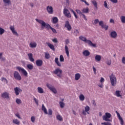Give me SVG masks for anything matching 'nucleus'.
<instances>
[{
    "mask_svg": "<svg viewBox=\"0 0 125 125\" xmlns=\"http://www.w3.org/2000/svg\"><path fill=\"white\" fill-rule=\"evenodd\" d=\"M60 61L61 62H64V57L63 56V55H61L60 56Z\"/></svg>",
    "mask_w": 125,
    "mask_h": 125,
    "instance_id": "a18cd8bd",
    "label": "nucleus"
},
{
    "mask_svg": "<svg viewBox=\"0 0 125 125\" xmlns=\"http://www.w3.org/2000/svg\"><path fill=\"white\" fill-rule=\"evenodd\" d=\"M122 62L123 64H125V57L122 58Z\"/></svg>",
    "mask_w": 125,
    "mask_h": 125,
    "instance_id": "13d9d810",
    "label": "nucleus"
},
{
    "mask_svg": "<svg viewBox=\"0 0 125 125\" xmlns=\"http://www.w3.org/2000/svg\"><path fill=\"white\" fill-rule=\"evenodd\" d=\"M70 11H71V12L73 13L75 18L78 19V15H77V14H76V12H75V11H74V10L71 9Z\"/></svg>",
    "mask_w": 125,
    "mask_h": 125,
    "instance_id": "a19ab883",
    "label": "nucleus"
},
{
    "mask_svg": "<svg viewBox=\"0 0 125 125\" xmlns=\"http://www.w3.org/2000/svg\"><path fill=\"white\" fill-rule=\"evenodd\" d=\"M59 20L58 18L57 17H54L52 18V22L53 24H55L58 22Z\"/></svg>",
    "mask_w": 125,
    "mask_h": 125,
    "instance_id": "aec40b11",
    "label": "nucleus"
},
{
    "mask_svg": "<svg viewBox=\"0 0 125 125\" xmlns=\"http://www.w3.org/2000/svg\"><path fill=\"white\" fill-rule=\"evenodd\" d=\"M90 110V107L87 105L84 107V110H83L82 112V114L85 116L86 115V113L88 114H89V113L88 112Z\"/></svg>",
    "mask_w": 125,
    "mask_h": 125,
    "instance_id": "f8f14e48",
    "label": "nucleus"
},
{
    "mask_svg": "<svg viewBox=\"0 0 125 125\" xmlns=\"http://www.w3.org/2000/svg\"><path fill=\"white\" fill-rule=\"evenodd\" d=\"M12 122L13 124L17 125H20L21 124V122L20 121H19L18 119H15L13 120Z\"/></svg>",
    "mask_w": 125,
    "mask_h": 125,
    "instance_id": "b1692460",
    "label": "nucleus"
},
{
    "mask_svg": "<svg viewBox=\"0 0 125 125\" xmlns=\"http://www.w3.org/2000/svg\"><path fill=\"white\" fill-rule=\"evenodd\" d=\"M120 93L121 91L118 90L116 91L114 95L117 97H122V95L120 94Z\"/></svg>",
    "mask_w": 125,
    "mask_h": 125,
    "instance_id": "2f4dec72",
    "label": "nucleus"
},
{
    "mask_svg": "<svg viewBox=\"0 0 125 125\" xmlns=\"http://www.w3.org/2000/svg\"><path fill=\"white\" fill-rule=\"evenodd\" d=\"M44 55L46 59L48 60L50 58V55L48 53H44Z\"/></svg>",
    "mask_w": 125,
    "mask_h": 125,
    "instance_id": "f704fd0d",
    "label": "nucleus"
},
{
    "mask_svg": "<svg viewBox=\"0 0 125 125\" xmlns=\"http://www.w3.org/2000/svg\"><path fill=\"white\" fill-rule=\"evenodd\" d=\"M80 40L84 42L85 43H87L88 45L91 47H96V45L95 43H92L91 41L90 40H87L86 38L83 36H80L79 37Z\"/></svg>",
    "mask_w": 125,
    "mask_h": 125,
    "instance_id": "f03ea898",
    "label": "nucleus"
},
{
    "mask_svg": "<svg viewBox=\"0 0 125 125\" xmlns=\"http://www.w3.org/2000/svg\"><path fill=\"white\" fill-rule=\"evenodd\" d=\"M82 16H83V18L84 19V20L85 21H87V19H86V17L85 16V15L84 14H83L82 15Z\"/></svg>",
    "mask_w": 125,
    "mask_h": 125,
    "instance_id": "69168bd1",
    "label": "nucleus"
},
{
    "mask_svg": "<svg viewBox=\"0 0 125 125\" xmlns=\"http://www.w3.org/2000/svg\"><path fill=\"white\" fill-rule=\"evenodd\" d=\"M29 46L32 48H36L37 46V43L35 42H32L29 43Z\"/></svg>",
    "mask_w": 125,
    "mask_h": 125,
    "instance_id": "a211bd4d",
    "label": "nucleus"
},
{
    "mask_svg": "<svg viewBox=\"0 0 125 125\" xmlns=\"http://www.w3.org/2000/svg\"><path fill=\"white\" fill-rule=\"evenodd\" d=\"M46 86L52 91L54 94L57 93V91L53 86H51L50 84H46Z\"/></svg>",
    "mask_w": 125,
    "mask_h": 125,
    "instance_id": "9d476101",
    "label": "nucleus"
},
{
    "mask_svg": "<svg viewBox=\"0 0 125 125\" xmlns=\"http://www.w3.org/2000/svg\"><path fill=\"white\" fill-rule=\"evenodd\" d=\"M4 3L7 4V5H9L11 4V0H3Z\"/></svg>",
    "mask_w": 125,
    "mask_h": 125,
    "instance_id": "7c9ffc66",
    "label": "nucleus"
},
{
    "mask_svg": "<svg viewBox=\"0 0 125 125\" xmlns=\"http://www.w3.org/2000/svg\"><path fill=\"white\" fill-rule=\"evenodd\" d=\"M119 120H120V121H121V125H124V121H123L122 118H121V119H120Z\"/></svg>",
    "mask_w": 125,
    "mask_h": 125,
    "instance_id": "e2e57ef3",
    "label": "nucleus"
},
{
    "mask_svg": "<svg viewBox=\"0 0 125 125\" xmlns=\"http://www.w3.org/2000/svg\"><path fill=\"white\" fill-rule=\"evenodd\" d=\"M16 102L17 104H20L21 103V99H17L16 100Z\"/></svg>",
    "mask_w": 125,
    "mask_h": 125,
    "instance_id": "49530a36",
    "label": "nucleus"
},
{
    "mask_svg": "<svg viewBox=\"0 0 125 125\" xmlns=\"http://www.w3.org/2000/svg\"><path fill=\"white\" fill-rule=\"evenodd\" d=\"M59 104L60 105L61 108H63L65 106V104L63 102H60Z\"/></svg>",
    "mask_w": 125,
    "mask_h": 125,
    "instance_id": "4c0bfd02",
    "label": "nucleus"
},
{
    "mask_svg": "<svg viewBox=\"0 0 125 125\" xmlns=\"http://www.w3.org/2000/svg\"><path fill=\"white\" fill-rule=\"evenodd\" d=\"M76 12L80 16H81L83 13L81 11V10L80 9H76Z\"/></svg>",
    "mask_w": 125,
    "mask_h": 125,
    "instance_id": "37998d69",
    "label": "nucleus"
},
{
    "mask_svg": "<svg viewBox=\"0 0 125 125\" xmlns=\"http://www.w3.org/2000/svg\"><path fill=\"white\" fill-rule=\"evenodd\" d=\"M104 78H103V77H101V80H100V83H104Z\"/></svg>",
    "mask_w": 125,
    "mask_h": 125,
    "instance_id": "680f3d73",
    "label": "nucleus"
},
{
    "mask_svg": "<svg viewBox=\"0 0 125 125\" xmlns=\"http://www.w3.org/2000/svg\"><path fill=\"white\" fill-rule=\"evenodd\" d=\"M9 29L14 35H15L17 37L19 36V34H18V32L16 31V30H15V25H10L9 27Z\"/></svg>",
    "mask_w": 125,
    "mask_h": 125,
    "instance_id": "0eeeda50",
    "label": "nucleus"
},
{
    "mask_svg": "<svg viewBox=\"0 0 125 125\" xmlns=\"http://www.w3.org/2000/svg\"><path fill=\"white\" fill-rule=\"evenodd\" d=\"M110 37L113 39H115L117 37V33L115 31L111 32L110 34Z\"/></svg>",
    "mask_w": 125,
    "mask_h": 125,
    "instance_id": "f3484780",
    "label": "nucleus"
},
{
    "mask_svg": "<svg viewBox=\"0 0 125 125\" xmlns=\"http://www.w3.org/2000/svg\"><path fill=\"white\" fill-rule=\"evenodd\" d=\"M33 99L36 104L39 105V101L35 97H34Z\"/></svg>",
    "mask_w": 125,
    "mask_h": 125,
    "instance_id": "5fc2aeb1",
    "label": "nucleus"
},
{
    "mask_svg": "<svg viewBox=\"0 0 125 125\" xmlns=\"http://www.w3.org/2000/svg\"><path fill=\"white\" fill-rule=\"evenodd\" d=\"M15 93L16 96H18L20 95V93L22 92V89H21V88H19V87H16L14 89Z\"/></svg>",
    "mask_w": 125,
    "mask_h": 125,
    "instance_id": "9b49d317",
    "label": "nucleus"
},
{
    "mask_svg": "<svg viewBox=\"0 0 125 125\" xmlns=\"http://www.w3.org/2000/svg\"><path fill=\"white\" fill-rule=\"evenodd\" d=\"M81 78V74L80 73H76L75 76V79L76 81H78Z\"/></svg>",
    "mask_w": 125,
    "mask_h": 125,
    "instance_id": "c756f323",
    "label": "nucleus"
},
{
    "mask_svg": "<svg viewBox=\"0 0 125 125\" xmlns=\"http://www.w3.org/2000/svg\"><path fill=\"white\" fill-rule=\"evenodd\" d=\"M111 84L113 86H115L117 84V79L115 75L112 73L109 76Z\"/></svg>",
    "mask_w": 125,
    "mask_h": 125,
    "instance_id": "7ed1b4c3",
    "label": "nucleus"
},
{
    "mask_svg": "<svg viewBox=\"0 0 125 125\" xmlns=\"http://www.w3.org/2000/svg\"><path fill=\"white\" fill-rule=\"evenodd\" d=\"M70 43V41H69V40L68 39H66V40H65V43L66 44H69Z\"/></svg>",
    "mask_w": 125,
    "mask_h": 125,
    "instance_id": "0e129e2a",
    "label": "nucleus"
},
{
    "mask_svg": "<svg viewBox=\"0 0 125 125\" xmlns=\"http://www.w3.org/2000/svg\"><path fill=\"white\" fill-rule=\"evenodd\" d=\"M0 81L3 82L6 84L8 83V80L6 79V78H5V77H1V78H0Z\"/></svg>",
    "mask_w": 125,
    "mask_h": 125,
    "instance_id": "c9c22d12",
    "label": "nucleus"
},
{
    "mask_svg": "<svg viewBox=\"0 0 125 125\" xmlns=\"http://www.w3.org/2000/svg\"><path fill=\"white\" fill-rule=\"evenodd\" d=\"M62 69H60V68H57L54 71V73L60 78H61V77H62Z\"/></svg>",
    "mask_w": 125,
    "mask_h": 125,
    "instance_id": "6e6552de",
    "label": "nucleus"
},
{
    "mask_svg": "<svg viewBox=\"0 0 125 125\" xmlns=\"http://www.w3.org/2000/svg\"><path fill=\"white\" fill-rule=\"evenodd\" d=\"M95 59L97 62H100L101 60V56H100V55H96L95 57Z\"/></svg>",
    "mask_w": 125,
    "mask_h": 125,
    "instance_id": "a878e982",
    "label": "nucleus"
},
{
    "mask_svg": "<svg viewBox=\"0 0 125 125\" xmlns=\"http://www.w3.org/2000/svg\"><path fill=\"white\" fill-rule=\"evenodd\" d=\"M110 23H114V20L112 19H111L109 21Z\"/></svg>",
    "mask_w": 125,
    "mask_h": 125,
    "instance_id": "338daca9",
    "label": "nucleus"
},
{
    "mask_svg": "<svg viewBox=\"0 0 125 125\" xmlns=\"http://www.w3.org/2000/svg\"><path fill=\"white\" fill-rule=\"evenodd\" d=\"M5 32V30L2 27H0V35H2Z\"/></svg>",
    "mask_w": 125,
    "mask_h": 125,
    "instance_id": "c03bdc74",
    "label": "nucleus"
},
{
    "mask_svg": "<svg viewBox=\"0 0 125 125\" xmlns=\"http://www.w3.org/2000/svg\"><path fill=\"white\" fill-rule=\"evenodd\" d=\"M48 114H48L49 115H52V110L51 109H48Z\"/></svg>",
    "mask_w": 125,
    "mask_h": 125,
    "instance_id": "de8ad7c7",
    "label": "nucleus"
},
{
    "mask_svg": "<svg viewBox=\"0 0 125 125\" xmlns=\"http://www.w3.org/2000/svg\"><path fill=\"white\" fill-rule=\"evenodd\" d=\"M99 25L101 26L102 28L104 29L105 31L107 30L108 26L106 24H104L103 21H101L99 22Z\"/></svg>",
    "mask_w": 125,
    "mask_h": 125,
    "instance_id": "4468645a",
    "label": "nucleus"
},
{
    "mask_svg": "<svg viewBox=\"0 0 125 125\" xmlns=\"http://www.w3.org/2000/svg\"><path fill=\"white\" fill-rule=\"evenodd\" d=\"M65 53L67 56V57H69V47H68V46L67 45H65Z\"/></svg>",
    "mask_w": 125,
    "mask_h": 125,
    "instance_id": "393cba45",
    "label": "nucleus"
},
{
    "mask_svg": "<svg viewBox=\"0 0 125 125\" xmlns=\"http://www.w3.org/2000/svg\"><path fill=\"white\" fill-rule=\"evenodd\" d=\"M55 62L59 67H61V63L59 62V60L58 58H55Z\"/></svg>",
    "mask_w": 125,
    "mask_h": 125,
    "instance_id": "bb28decb",
    "label": "nucleus"
},
{
    "mask_svg": "<svg viewBox=\"0 0 125 125\" xmlns=\"http://www.w3.org/2000/svg\"><path fill=\"white\" fill-rule=\"evenodd\" d=\"M52 42H55V43H57L58 42V41L57 40V38H54L52 40Z\"/></svg>",
    "mask_w": 125,
    "mask_h": 125,
    "instance_id": "4d7b16f0",
    "label": "nucleus"
},
{
    "mask_svg": "<svg viewBox=\"0 0 125 125\" xmlns=\"http://www.w3.org/2000/svg\"><path fill=\"white\" fill-rule=\"evenodd\" d=\"M110 1L114 3H117L118 2L117 0H110Z\"/></svg>",
    "mask_w": 125,
    "mask_h": 125,
    "instance_id": "774afa93",
    "label": "nucleus"
},
{
    "mask_svg": "<svg viewBox=\"0 0 125 125\" xmlns=\"http://www.w3.org/2000/svg\"><path fill=\"white\" fill-rule=\"evenodd\" d=\"M42 110L44 112V114H48L47 113V110H46V108L44 106V104H42Z\"/></svg>",
    "mask_w": 125,
    "mask_h": 125,
    "instance_id": "c85d7f7f",
    "label": "nucleus"
},
{
    "mask_svg": "<svg viewBox=\"0 0 125 125\" xmlns=\"http://www.w3.org/2000/svg\"><path fill=\"white\" fill-rule=\"evenodd\" d=\"M81 1L85 3V4L87 5V6H89V4L85 0H81Z\"/></svg>",
    "mask_w": 125,
    "mask_h": 125,
    "instance_id": "6e6d98bb",
    "label": "nucleus"
},
{
    "mask_svg": "<svg viewBox=\"0 0 125 125\" xmlns=\"http://www.w3.org/2000/svg\"><path fill=\"white\" fill-rule=\"evenodd\" d=\"M46 10L49 14H53V7L52 6L48 5L46 7Z\"/></svg>",
    "mask_w": 125,
    "mask_h": 125,
    "instance_id": "ddd939ff",
    "label": "nucleus"
},
{
    "mask_svg": "<svg viewBox=\"0 0 125 125\" xmlns=\"http://www.w3.org/2000/svg\"><path fill=\"white\" fill-rule=\"evenodd\" d=\"M121 21L123 23H125V16H122L121 17Z\"/></svg>",
    "mask_w": 125,
    "mask_h": 125,
    "instance_id": "ea45409f",
    "label": "nucleus"
},
{
    "mask_svg": "<svg viewBox=\"0 0 125 125\" xmlns=\"http://www.w3.org/2000/svg\"><path fill=\"white\" fill-rule=\"evenodd\" d=\"M27 67L29 69V70H32L34 68V65L33 64H28L27 65Z\"/></svg>",
    "mask_w": 125,
    "mask_h": 125,
    "instance_id": "58836bf2",
    "label": "nucleus"
},
{
    "mask_svg": "<svg viewBox=\"0 0 125 125\" xmlns=\"http://www.w3.org/2000/svg\"><path fill=\"white\" fill-rule=\"evenodd\" d=\"M42 60H37L36 62V64L37 66L41 67L42 65Z\"/></svg>",
    "mask_w": 125,
    "mask_h": 125,
    "instance_id": "6ab92c4d",
    "label": "nucleus"
},
{
    "mask_svg": "<svg viewBox=\"0 0 125 125\" xmlns=\"http://www.w3.org/2000/svg\"><path fill=\"white\" fill-rule=\"evenodd\" d=\"M57 119L60 121H63V119L62 118V117H61V116H60V115H58L57 116Z\"/></svg>",
    "mask_w": 125,
    "mask_h": 125,
    "instance_id": "79ce46f5",
    "label": "nucleus"
},
{
    "mask_svg": "<svg viewBox=\"0 0 125 125\" xmlns=\"http://www.w3.org/2000/svg\"><path fill=\"white\" fill-rule=\"evenodd\" d=\"M15 116L19 119H21L22 118L21 117V115L19 113H16L15 114Z\"/></svg>",
    "mask_w": 125,
    "mask_h": 125,
    "instance_id": "864d4df0",
    "label": "nucleus"
},
{
    "mask_svg": "<svg viewBox=\"0 0 125 125\" xmlns=\"http://www.w3.org/2000/svg\"><path fill=\"white\" fill-rule=\"evenodd\" d=\"M37 89H38V93L40 94H43L44 93L43 89H42V87H38Z\"/></svg>",
    "mask_w": 125,
    "mask_h": 125,
    "instance_id": "cd10ccee",
    "label": "nucleus"
},
{
    "mask_svg": "<svg viewBox=\"0 0 125 125\" xmlns=\"http://www.w3.org/2000/svg\"><path fill=\"white\" fill-rule=\"evenodd\" d=\"M1 97L4 99H10L9 93L7 92H3L1 94Z\"/></svg>",
    "mask_w": 125,
    "mask_h": 125,
    "instance_id": "2eb2a0df",
    "label": "nucleus"
},
{
    "mask_svg": "<svg viewBox=\"0 0 125 125\" xmlns=\"http://www.w3.org/2000/svg\"><path fill=\"white\" fill-rule=\"evenodd\" d=\"M82 11L83 13H88L89 11V9L88 7L84 8L82 9Z\"/></svg>",
    "mask_w": 125,
    "mask_h": 125,
    "instance_id": "473e14b6",
    "label": "nucleus"
},
{
    "mask_svg": "<svg viewBox=\"0 0 125 125\" xmlns=\"http://www.w3.org/2000/svg\"><path fill=\"white\" fill-rule=\"evenodd\" d=\"M28 56L29 57V60H30V61H31V62H34L35 60L33 58V54H28Z\"/></svg>",
    "mask_w": 125,
    "mask_h": 125,
    "instance_id": "412c9836",
    "label": "nucleus"
},
{
    "mask_svg": "<svg viewBox=\"0 0 125 125\" xmlns=\"http://www.w3.org/2000/svg\"><path fill=\"white\" fill-rule=\"evenodd\" d=\"M31 121L32 123H34L36 121V118L34 116H32L31 118Z\"/></svg>",
    "mask_w": 125,
    "mask_h": 125,
    "instance_id": "8fccbe9b",
    "label": "nucleus"
},
{
    "mask_svg": "<svg viewBox=\"0 0 125 125\" xmlns=\"http://www.w3.org/2000/svg\"><path fill=\"white\" fill-rule=\"evenodd\" d=\"M14 77L15 80H17L18 81H21L22 79V77L21 74H20L19 72H18V71H14Z\"/></svg>",
    "mask_w": 125,
    "mask_h": 125,
    "instance_id": "423d86ee",
    "label": "nucleus"
},
{
    "mask_svg": "<svg viewBox=\"0 0 125 125\" xmlns=\"http://www.w3.org/2000/svg\"><path fill=\"white\" fill-rule=\"evenodd\" d=\"M111 117V115L109 113H106L105 115L103 117V120L106 122H112L111 120L109 119Z\"/></svg>",
    "mask_w": 125,
    "mask_h": 125,
    "instance_id": "39448f33",
    "label": "nucleus"
},
{
    "mask_svg": "<svg viewBox=\"0 0 125 125\" xmlns=\"http://www.w3.org/2000/svg\"><path fill=\"white\" fill-rule=\"evenodd\" d=\"M35 20L37 22H38L39 23H40V24L42 25L41 27H42V29H44V28H46L48 30H49V29H50L52 30V31L54 33H55V34L57 33V31H56V29H55V28H53L52 27H51V26H50V25L49 24L45 23V22L44 21H43V20H40L38 19H36Z\"/></svg>",
    "mask_w": 125,
    "mask_h": 125,
    "instance_id": "f257e3e1",
    "label": "nucleus"
},
{
    "mask_svg": "<svg viewBox=\"0 0 125 125\" xmlns=\"http://www.w3.org/2000/svg\"><path fill=\"white\" fill-rule=\"evenodd\" d=\"M104 7L107 9H109L108 8V7L107 6V2H106V1H104Z\"/></svg>",
    "mask_w": 125,
    "mask_h": 125,
    "instance_id": "09e8293b",
    "label": "nucleus"
},
{
    "mask_svg": "<svg viewBox=\"0 0 125 125\" xmlns=\"http://www.w3.org/2000/svg\"><path fill=\"white\" fill-rule=\"evenodd\" d=\"M83 56L87 57L89 56L90 54V52L88 50H84L83 53Z\"/></svg>",
    "mask_w": 125,
    "mask_h": 125,
    "instance_id": "5701e85b",
    "label": "nucleus"
},
{
    "mask_svg": "<svg viewBox=\"0 0 125 125\" xmlns=\"http://www.w3.org/2000/svg\"><path fill=\"white\" fill-rule=\"evenodd\" d=\"M16 69L18 70L19 72L22 73L24 76L27 77L28 72L23 67H21V66H17Z\"/></svg>",
    "mask_w": 125,
    "mask_h": 125,
    "instance_id": "20e7f679",
    "label": "nucleus"
},
{
    "mask_svg": "<svg viewBox=\"0 0 125 125\" xmlns=\"http://www.w3.org/2000/svg\"><path fill=\"white\" fill-rule=\"evenodd\" d=\"M92 3L94 6V7L97 9H98V6H97V2L96 1V0H93L92 1Z\"/></svg>",
    "mask_w": 125,
    "mask_h": 125,
    "instance_id": "72a5a7b5",
    "label": "nucleus"
},
{
    "mask_svg": "<svg viewBox=\"0 0 125 125\" xmlns=\"http://www.w3.org/2000/svg\"><path fill=\"white\" fill-rule=\"evenodd\" d=\"M47 44L48 46L53 51H55V48L54 47V45L49 42H47Z\"/></svg>",
    "mask_w": 125,
    "mask_h": 125,
    "instance_id": "4be33fe9",
    "label": "nucleus"
},
{
    "mask_svg": "<svg viewBox=\"0 0 125 125\" xmlns=\"http://www.w3.org/2000/svg\"><path fill=\"white\" fill-rule=\"evenodd\" d=\"M100 21H99V20L98 19H95V20H94V24H97L98 22H99Z\"/></svg>",
    "mask_w": 125,
    "mask_h": 125,
    "instance_id": "052dcab7",
    "label": "nucleus"
},
{
    "mask_svg": "<svg viewBox=\"0 0 125 125\" xmlns=\"http://www.w3.org/2000/svg\"><path fill=\"white\" fill-rule=\"evenodd\" d=\"M63 14L68 18L71 17V13H70V11H69L67 8H64L63 9Z\"/></svg>",
    "mask_w": 125,
    "mask_h": 125,
    "instance_id": "1a4fd4ad",
    "label": "nucleus"
},
{
    "mask_svg": "<svg viewBox=\"0 0 125 125\" xmlns=\"http://www.w3.org/2000/svg\"><path fill=\"white\" fill-rule=\"evenodd\" d=\"M65 27L67 29V30L70 31L72 29V26L70 24L69 21H65Z\"/></svg>",
    "mask_w": 125,
    "mask_h": 125,
    "instance_id": "dca6fc26",
    "label": "nucleus"
},
{
    "mask_svg": "<svg viewBox=\"0 0 125 125\" xmlns=\"http://www.w3.org/2000/svg\"><path fill=\"white\" fill-rule=\"evenodd\" d=\"M106 63L108 65H110L111 64V61L110 60H108V61L106 62Z\"/></svg>",
    "mask_w": 125,
    "mask_h": 125,
    "instance_id": "3c124183",
    "label": "nucleus"
},
{
    "mask_svg": "<svg viewBox=\"0 0 125 125\" xmlns=\"http://www.w3.org/2000/svg\"><path fill=\"white\" fill-rule=\"evenodd\" d=\"M79 99L81 101H83L85 99V97L83 94H81L79 96Z\"/></svg>",
    "mask_w": 125,
    "mask_h": 125,
    "instance_id": "e433bc0d",
    "label": "nucleus"
},
{
    "mask_svg": "<svg viewBox=\"0 0 125 125\" xmlns=\"http://www.w3.org/2000/svg\"><path fill=\"white\" fill-rule=\"evenodd\" d=\"M101 125H112L110 123H108V122L102 123H101Z\"/></svg>",
    "mask_w": 125,
    "mask_h": 125,
    "instance_id": "603ef678",
    "label": "nucleus"
},
{
    "mask_svg": "<svg viewBox=\"0 0 125 125\" xmlns=\"http://www.w3.org/2000/svg\"><path fill=\"white\" fill-rule=\"evenodd\" d=\"M116 114H117V116H118V118H119V119H120L122 118L121 117L120 114H119L117 111H116Z\"/></svg>",
    "mask_w": 125,
    "mask_h": 125,
    "instance_id": "bf43d9fd",
    "label": "nucleus"
}]
</instances>
